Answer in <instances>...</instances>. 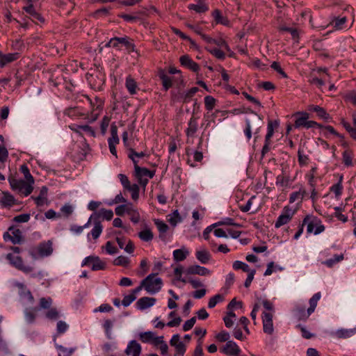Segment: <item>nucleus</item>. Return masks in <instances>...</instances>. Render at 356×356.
<instances>
[{
  "label": "nucleus",
  "instance_id": "1",
  "mask_svg": "<svg viewBox=\"0 0 356 356\" xmlns=\"http://www.w3.org/2000/svg\"><path fill=\"white\" fill-rule=\"evenodd\" d=\"M305 225H307V234L313 233L315 235L322 233L325 229L319 218L312 215H307L304 218L302 224L299 225L298 230L294 235V239L296 240L301 236Z\"/></svg>",
  "mask_w": 356,
  "mask_h": 356
},
{
  "label": "nucleus",
  "instance_id": "2",
  "mask_svg": "<svg viewBox=\"0 0 356 356\" xmlns=\"http://www.w3.org/2000/svg\"><path fill=\"white\" fill-rule=\"evenodd\" d=\"M6 258L13 267L24 274L30 275L33 277H35L38 275L35 272L34 266L26 264L22 257L19 255L8 253L6 254Z\"/></svg>",
  "mask_w": 356,
  "mask_h": 356
},
{
  "label": "nucleus",
  "instance_id": "3",
  "mask_svg": "<svg viewBox=\"0 0 356 356\" xmlns=\"http://www.w3.org/2000/svg\"><path fill=\"white\" fill-rule=\"evenodd\" d=\"M52 252V243L50 241L40 243L38 246L32 247L29 250V254L33 259L48 257Z\"/></svg>",
  "mask_w": 356,
  "mask_h": 356
},
{
  "label": "nucleus",
  "instance_id": "4",
  "mask_svg": "<svg viewBox=\"0 0 356 356\" xmlns=\"http://www.w3.org/2000/svg\"><path fill=\"white\" fill-rule=\"evenodd\" d=\"M158 273H151L142 280L145 290L150 293L154 294L159 292L163 286V281L161 278L156 277Z\"/></svg>",
  "mask_w": 356,
  "mask_h": 356
},
{
  "label": "nucleus",
  "instance_id": "5",
  "mask_svg": "<svg viewBox=\"0 0 356 356\" xmlns=\"http://www.w3.org/2000/svg\"><path fill=\"white\" fill-rule=\"evenodd\" d=\"M86 79L91 88L97 91L103 90L106 76L98 70H95L92 73H87Z\"/></svg>",
  "mask_w": 356,
  "mask_h": 356
},
{
  "label": "nucleus",
  "instance_id": "6",
  "mask_svg": "<svg viewBox=\"0 0 356 356\" xmlns=\"http://www.w3.org/2000/svg\"><path fill=\"white\" fill-rule=\"evenodd\" d=\"M134 177L138 184L145 190L149 183V179H152L155 175L154 170H149L146 168L138 167L133 172Z\"/></svg>",
  "mask_w": 356,
  "mask_h": 356
},
{
  "label": "nucleus",
  "instance_id": "7",
  "mask_svg": "<svg viewBox=\"0 0 356 356\" xmlns=\"http://www.w3.org/2000/svg\"><path fill=\"white\" fill-rule=\"evenodd\" d=\"M81 97L88 101L91 106L92 109L90 113L89 114L90 122L95 121L98 118L103 109L104 103V100L102 98L97 97H95V99L92 100L88 96L83 95H81Z\"/></svg>",
  "mask_w": 356,
  "mask_h": 356
},
{
  "label": "nucleus",
  "instance_id": "8",
  "mask_svg": "<svg viewBox=\"0 0 356 356\" xmlns=\"http://www.w3.org/2000/svg\"><path fill=\"white\" fill-rule=\"evenodd\" d=\"M10 184L13 191H16L24 196L29 195L33 190V184L28 182L26 180L13 179L10 180Z\"/></svg>",
  "mask_w": 356,
  "mask_h": 356
},
{
  "label": "nucleus",
  "instance_id": "9",
  "mask_svg": "<svg viewBox=\"0 0 356 356\" xmlns=\"http://www.w3.org/2000/svg\"><path fill=\"white\" fill-rule=\"evenodd\" d=\"M118 177L119 178L120 181L123 186V188L131 193V198L135 201L138 200L139 198L140 191L138 184H131V182L129 181L128 177L124 174H119L118 175Z\"/></svg>",
  "mask_w": 356,
  "mask_h": 356
},
{
  "label": "nucleus",
  "instance_id": "10",
  "mask_svg": "<svg viewBox=\"0 0 356 356\" xmlns=\"http://www.w3.org/2000/svg\"><path fill=\"white\" fill-rule=\"evenodd\" d=\"M296 212V211L289 206H285L283 208L281 214L278 216L275 222V227L280 228L282 226L288 224L291 220Z\"/></svg>",
  "mask_w": 356,
  "mask_h": 356
},
{
  "label": "nucleus",
  "instance_id": "11",
  "mask_svg": "<svg viewBox=\"0 0 356 356\" xmlns=\"http://www.w3.org/2000/svg\"><path fill=\"white\" fill-rule=\"evenodd\" d=\"M63 113L72 120L81 118L90 121L89 113H86L83 108L79 106L68 107L64 110Z\"/></svg>",
  "mask_w": 356,
  "mask_h": 356
},
{
  "label": "nucleus",
  "instance_id": "12",
  "mask_svg": "<svg viewBox=\"0 0 356 356\" xmlns=\"http://www.w3.org/2000/svg\"><path fill=\"white\" fill-rule=\"evenodd\" d=\"M3 237L4 241H10L13 244H19L23 241L22 231L14 227H10L8 232L3 234Z\"/></svg>",
  "mask_w": 356,
  "mask_h": 356
},
{
  "label": "nucleus",
  "instance_id": "13",
  "mask_svg": "<svg viewBox=\"0 0 356 356\" xmlns=\"http://www.w3.org/2000/svg\"><path fill=\"white\" fill-rule=\"evenodd\" d=\"M82 266H90L92 270H100L106 268V263L100 259L99 257L89 256L82 261Z\"/></svg>",
  "mask_w": 356,
  "mask_h": 356
},
{
  "label": "nucleus",
  "instance_id": "14",
  "mask_svg": "<svg viewBox=\"0 0 356 356\" xmlns=\"http://www.w3.org/2000/svg\"><path fill=\"white\" fill-rule=\"evenodd\" d=\"M273 314L272 312H264L262 313V323L264 332L271 335L273 334Z\"/></svg>",
  "mask_w": 356,
  "mask_h": 356
},
{
  "label": "nucleus",
  "instance_id": "15",
  "mask_svg": "<svg viewBox=\"0 0 356 356\" xmlns=\"http://www.w3.org/2000/svg\"><path fill=\"white\" fill-rule=\"evenodd\" d=\"M22 10L26 12V13L29 15V18L35 24H38V22L43 24L45 22L44 18L42 16L40 13L36 11L35 7L33 4H28L22 8Z\"/></svg>",
  "mask_w": 356,
  "mask_h": 356
},
{
  "label": "nucleus",
  "instance_id": "16",
  "mask_svg": "<svg viewBox=\"0 0 356 356\" xmlns=\"http://www.w3.org/2000/svg\"><path fill=\"white\" fill-rule=\"evenodd\" d=\"M220 350L227 356H238L241 353L238 346L233 341H228Z\"/></svg>",
  "mask_w": 356,
  "mask_h": 356
},
{
  "label": "nucleus",
  "instance_id": "17",
  "mask_svg": "<svg viewBox=\"0 0 356 356\" xmlns=\"http://www.w3.org/2000/svg\"><path fill=\"white\" fill-rule=\"evenodd\" d=\"M113 217V212L111 209H102L98 212H95L90 217V220L100 221V219L111 220Z\"/></svg>",
  "mask_w": 356,
  "mask_h": 356
},
{
  "label": "nucleus",
  "instance_id": "18",
  "mask_svg": "<svg viewBox=\"0 0 356 356\" xmlns=\"http://www.w3.org/2000/svg\"><path fill=\"white\" fill-rule=\"evenodd\" d=\"M198 117L192 115L188 122V127L186 128L185 133L188 138H193L198 129Z\"/></svg>",
  "mask_w": 356,
  "mask_h": 356
},
{
  "label": "nucleus",
  "instance_id": "19",
  "mask_svg": "<svg viewBox=\"0 0 356 356\" xmlns=\"http://www.w3.org/2000/svg\"><path fill=\"white\" fill-rule=\"evenodd\" d=\"M20 57L19 53L3 54L0 51V67H4L9 63L16 61Z\"/></svg>",
  "mask_w": 356,
  "mask_h": 356
},
{
  "label": "nucleus",
  "instance_id": "20",
  "mask_svg": "<svg viewBox=\"0 0 356 356\" xmlns=\"http://www.w3.org/2000/svg\"><path fill=\"white\" fill-rule=\"evenodd\" d=\"M179 62L181 65L194 72H197L200 69V65L193 60L188 55L181 56L179 58Z\"/></svg>",
  "mask_w": 356,
  "mask_h": 356
},
{
  "label": "nucleus",
  "instance_id": "21",
  "mask_svg": "<svg viewBox=\"0 0 356 356\" xmlns=\"http://www.w3.org/2000/svg\"><path fill=\"white\" fill-rule=\"evenodd\" d=\"M306 195V189L303 186L301 185L298 191L292 192L290 194L289 202L290 204L294 203L296 202H298V204H301Z\"/></svg>",
  "mask_w": 356,
  "mask_h": 356
},
{
  "label": "nucleus",
  "instance_id": "22",
  "mask_svg": "<svg viewBox=\"0 0 356 356\" xmlns=\"http://www.w3.org/2000/svg\"><path fill=\"white\" fill-rule=\"evenodd\" d=\"M186 273L188 275H199L201 276H207L210 275L211 273L208 268L204 266L193 265L187 268Z\"/></svg>",
  "mask_w": 356,
  "mask_h": 356
},
{
  "label": "nucleus",
  "instance_id": "23",
  "mask_svg": "<svg viewBox=\"0 0 356 356\" xmlns=\"http://www.w3.org/2000/svg\"><path fill=\"white\" fill-rule=\"evenodd\" d=\"M15 286L19 289V294L21 298L27 299L30 302H33L34 298L26 285L21 282H15Z\"/></svg>",
  "mask_w": 356,
  "mask_h": 356
},
{
  "label": "nucleus",
  "instance_id": "24",
  "mask_svg": "<svg viewBox=\"0 0 356 356\" xmlns=\"http://www.w3.org/2000/svg\"><path fill=\"white\" fill-rule=\"evenodd\" d=\"M158 76L161 81L163 89L165 91H168L172 86V77L168 76L164 70H159Z\"/></svg>",
  "mask_w": 356,
  "mask_h": 356
},
{
  "label": "nucleus",
  "instance_id": "25",
  "mask_svg": "<svg viewBox=\"0 0 356 356\" xmlns=\"http://www.w3.org/2000/svg\"><path fill=\"white\" fill-rule=\"evenodd\" d=\"M47 193L48 188L44 186L41 188L40 194L38 197H35L31 196V198L34 200L35 203L38 207H42L44 204H47Z\"/></svg>",
  "mask_w": 356,
  "mask_h": 356
},
{
  "label": "nucleus",
  "instance_id": "26",
  "mask_svg": "<svg viewBox=\"0 0 356 356\" xmlns=\"http://www.w3.org/2000/svg\"><path fill=\"white\" fill-rule=\"evenodd\" d=\"M125 353L128 355L139 356L141 353V346L136 341L132 340L129 343Z\"/></svg>",
  "mask_w": 356,
  "mask_h": 356
},
{
  "label": "nucleus",
  "instance_id": "27",
  "mask_svg": "<svg viewBox=\"0 0 356 356\" xmlns=\"http://www.w3.org/2000/svg\"><path fill=\"white\" fill-rule=\"evenodd\" d=\"M308 110L311 112H315L316 115L325 121L331 120L330 114L327 113L325 108L318 105H310L308 107Z\"/></svg>",
  "mask_w": 356,
  "mask_h": 356
},
{
  "label": "nucleus",
  "instance_id": "28",
  "mask_svg": "<svg viewBox=\"0 0 356 356\" xmlns=\"http://www.w3.org/2000/svg\"><path fill=\"white\" fill-rule=\"evenodd\" d=\"M156 302L154 298L143 297L136 302V307L138 309L143 310L153 306Z\"/></svg>",
  "mask_w": 356,
  "mask_h": 356
},
{
  "label": "nucleus",
  "instance_id": "29",
  "mask_svg": "<svg viewBox=\"0 0 356 356\" xmlns=\"http://www.w3.org/2000/svg\"><path fill=\"white\" fill-rule=\"evenodd\" d=\"M125 86L131 95H136L139 90L137 82L130 75L126 78Z\"/></svg>",
  "mask_w": 356,
  "mask_h": 356
},
{
  "label": "nucleus",
  "instance_id": "30",
  "mask_svg": "<svg viewBox=\"0 0 356 356\" xmlns=\"http://www.w3.org/2000/svg\"><path fill=\"white\" fill-rule=\"evenodd\" d=\"M342 181H343V175H341L339 177V181H337V183L333 184L330 188V192H332L334 194L335 198L337 200H339L340 198V197L343 193V187L342 185Z\"/></svg>",
  "mask_w": 356,
  "mask_h": 356
},
{
  "label": "nucleus",
  "instance_id": "31",
  "mask_svg": "<svg viewBox=\"0 0 356 356\" xmlns=\"http://www.w3.org/2000/svg\"><path fill=\"white\" fill-rule=\"evenodd\" d=\"M196 259L202 264H205L211 260V255L208 250L202 249L195 252Z\"/></svg>",
  "mask_w": 356,
  "mask_h": 356
},
{
  "label": "nucleus",
  "instance_id": "32",
  "mask_svg": "<svg viewBox=\"0 0 356 356\" xmlns=\"http://www.w3.org/2000/svg\"><path fill=\"white\" fill-rule=\"evenodd\" d=\"M120 138L118 135V127L115 122H113L111 125V137L108 139V145L113 144V145H116L119 144Z\"/></svg>",
  "mask_w": 356,
  "mask_h": 356
},
{
  "label": "nucleus",
  "instance_id": "33",
  "mask_svg": "<svg viewBox=\"0 0 356 356\" xmlns=\"http://www.w3.org/2000/svg\"><path fill=\"white\" fill-rule=\"evenodd\" d=\"M356 333V328L340 329L334 332V336L338 339H347L351 337Z\"/></svg>",
  "mask_w": 356,
  "mask_h": 356
},
{
  "label": "nucleus",
  "instance_id": "34",
  "mask_svg": "<svg viewBox=\"0 0 356 356\" xmlns=\"http://www.w3.org/2000/svg\"><path fill=\"white\" fill-rule=\"evenodd\" d=\"M127 213L130 216V220L134 223H138L140 221V214L132 203H128Z\"/></svg>",
  "mask_w": 356,
  "mask_h": 356
},
{
  "label": "nucleus",
  "instance_id": "35",
  "mask_svg": "<svg viewBox=\"0 0 356 356\" xmlns=\"http://www.w3.org/2000/svg\"><path fill=\"white\" fill-rule=\"evenodd\" d=\"M321 297V293L318 292L315 293L310 299H309V307L307 309V314L305 316H309L315 310L317 302L320 300Z\"/></svg>",
  "mask_w": 356,
  "mask_h": 356
},
{
  "label": "nucleus",
  "instance_id": "36",
  "mask_svg": "<svg viewBox=\"0 0 356 356\" xmlns=\"http://www.w3.org/2000/svg\"><path fill=\"white\" fill-rule=\"evenodd\" d=\"M189 252L185 248L175 250L172 253L173 259L176 261H182L185 260Z\"/></svg>",
  "mask_w": 356,
  "mask_h": 356
},
{
  "label": "nucleus",
  "instance_id": "37",
  "mask_svg": "<svg viewBox=\"0 0 356 356\" xmlns=\"http://www.w3.org/2000/svg\"><path fill=\"white\" fill-rule=\"evenodd\" d=\"M55 347L58 352V356H72L76 350V347L66 348L56 343L55 344Z\"/></svg>",
  "mask_w": 356,
  "mask_h": 356
},
{
  "label": "nucleus",
  "instance_id": "38",
  "mask_svg": "<svg viewBox=\"0 0 356 356\" xmlns=\"http://www.w3.org/2000/svg\"><path fill=\"white\" fill-rule=\"evenodd\" d=\"M280 31L288 32L291 34L292 39L296 42H299V31L296 27H289L286 26H282L279 28Z\"/></svg>",
  "mask_w": 356,
  "mask_h": 356
},
{
  "label": "nucleus",
  "instance_id": "39",
  "mask_svg": "<svg viewBox=\"0 0 356 356\" xmlns=\"http://www.w3.org/2000/svg\"><path fill=\"white\" fill-rule=\"evenodd\" d=\"M347 21L346 16H339V17H334L332 21L331 24L333 26L334 28H335L337 30H341L345 28V24Z\"/></svg>",
  "mask_w": 356,
  "mask_h": 356
},
{
  "label": "nucleus",
  "instance_id": "40",
  "mask_svg": "<svg viewBox=\"0 0 356 356\" xmlns=\"http://www.w3.org/2000/svg\"><path fill=\"white\" fill-rule=\"evenodd\" d=\"M278 126L279 122L277 120L268 121L267 125V134L265 137V141L270 142V138L273 137L274 134V129L277 128Z\"/></svg>",
  "mask_w": 356,
  "mask_h": 356
},
{
  "label": "nucleus",
  "instance_id": "41",
  "mask_svg": "<svg viewBox=\"0 0 356 356\" xmlns=\"http://www.w3.org/2000/svg\"><path fill=\"white\" fill-rule=\"evenodd\" d=\"M122 46L125 47V49L129 54L136 51V46L133 42V40L128 36L121 38Z\"/></svg>",
  "mask_w": 356,
  "mask_h": 356
},
{
  "label": "nucleus",
  "instance_id": "42",
  "mask_svg": "<svg viewBox=\"0 0 356 356\" xmlns=\"http://www.w3.org/2000/svg\"><path fill=\"white\" fill-rule=\"evenodd\" d=\"M93 221H94V227L90 231V232L88 234V236H92L93 239L95 240V239L98 238L99 236H100V234H102L103 227L101 224V221H97V220H93Z\"/></svg>",
  "mask_w": 356,
  "mask_h": 356
},
{
  "label": "nucleus",
  "instance_id": "43",
  "mask_svg": "<svg viewBox=\"0 0 356 356\" xmlns=\"http://www.w3.org/2000/svg\"><path fill=\"white\" fill-rule=\"evenodd\" d=\"M212 15L216 24H220L225 26L229 25V19L226 17L222 16L221 12L219 10H215L213 12Z\"/></svg>",
  "mask_w": 356,
  "mask_h": 356
},
{
  "label": "nucleus",
  "instance_id": "44",
  "mask_svg": "<svg viewBox=\"0 0 356 356\" xmlns=\"http://www.w3.org/2000/svg\"><path fill=\"white\" fill-rule=\"evenodd\" d=\"M167 217L168 221L173 227H175L179 222L182 221V218L181 217L178 210L173 211L171 213L168 214Z\"/></svg>",
  "mask_w": 356,
  "mask_h": 356
},
{
  "label": "nucleus",
  "instance_id": "45",
  "mask_svg": "<svg viewBox=\"0 0 356 356\" xmlns=\"http://www.w3.org/2000/svg\"><path fill=\"white\" fill-rule=\"evenodd\" d=\"M138 235L140 240L145 242L151 241L154 238L153 232L148 227H146L145 229L138 232Z\"/></svg>",
  "mask_w": 356,
  "mask_h": 356
},
{
  "label": "nucleus",
  "instance_id": "46",
  "mask_svg": "<svg viewBox=\"0 0 356 356\" xmlns=\"http://www.w3.org/2000/svg\"><path fill=\"white\" fill-rule=\"evenodd\" d=\"M188 8L197 13H204L209 10V6L202 1H200L198 4H189Z\"/></svg>",
  "mask_w": 356,
  "mask_h": 356
},
{
  "label": "nucleus",
  "instance_id": "47",
  "mask_svg": "<svg viewBox=\"0 0 356 356\" xmlns=\"http://www.w3.org/2000/svg\"><path fill=\"white\" fill-rule=\"evenodd\" d=\"M353 152L350 149H346L342 153V162L344 165L349 167L353 165Z\"/></svg>",
  "mask_w": 356,
  "mask_h": 356
},
{
  "label": "nucleus",
  "instance_id": "48",
  "mask_svg": "<svg viewBox=\"0 0 356 356\" xmlns=\"http://www.w3.org/2000/svg\"><path fill=\"white\" fill-rule=\"evenodd\" d=\"M291 181L289 176L282 173L277 176L275 184L277 186L287 187Z\"/></svg>",
  "mask_w": 356,
  "mask_h": 356
},
{
  "label": "nucleus",
  "instance_id": "49",
  "mask_svg": "<svg viewBox=\"0 0 356 356\" xmlns=\"http://www.w3.org/2000/svg\"><path fill=\"white\" fill-rule=\"evenodd\" d=\"M343 254H335L333 258H330L322 262V264L329 268H332L337 263L343 259Z\"/></svg>",
  "mask_w": 356,
  "mask_h": 356
},
{
  "label": "nucleus",
  "instance_id": "50",
  "mask_svg": "<svg viewBox=\"0 0 356 356\" xmlns=\"http://www.w3.org/2000/svg\"><path fill=\"white\" fill-rule=\"evenodd\" d=\"M15 200L14 197L8 193H3L1 199V204L3 207H12L15 204Z\"/></svg>",
  "mask_w": 356,
  "mask_h": 356
},
{
  "label": "nucleus",
  "instance_id": "51",
  "mask_svg": "<svg viewBox=\"0 0 356 356\" xmlns=\"http://www.w3.org/2000/svg\"><path fill=\"white\" fill-rule=\"evenodd\" d=\"M113 324L114 320L111 319H106L102 324L105 334L108 339L112 338L111 330L113 327Z\"/></svg>",
  "mask_w": 356,
  "mask_h": 356
},
{
  "label": "nucleus",
  "instance_id": "52",
  "mask_svg": "<svg viewBox=\"0 0 356 356\" xmlns=\"http://www.w3.org/2000/svg\"><path fill=\"white\" fill-rule=\"evenodd\" d=\"M155 334L153 332L148 331L140 332L139 334V339L145 343H151L155 337Z\"/></svg>",
  "mask_w": 356,
  "mask_h": 356
},
{
  "label": "nucleus",
  "instance_id": "53",
  "mask_svg": "<svg viewBox=\"0 0 356 356\" xmlns=\"http://www.w3.org/2000/svg\"><path fill=\"white\" fill-rule=\"evenodd\" d=\"M154 224L156 225L159 232V236L160 238H162L163 234H165L168 229L169 227L168 225L165 223L163 221L156 219L154 220Z\"/></svg>",
  "mask_w": 356,
  "mask_h": 356
},
{
  "label": "nucleus",
  "instance_id": "54",
  "mask_svg": "<svg viewBox=\"0 0 356 356\" xmlns=\"http://www.w3.org/2000/svg\"><path fill=\"white\" fill-rule=\"evenodd\" d=\"M308 185L310 188L311 195L310 199L313 204L316 203L319 198V194L316 189V181L308 182Z\"/></svg>",
  "mask_w": 356,
  "mask_h": 356
},
{
  "label": "nucleus",
  "instance_id": "55",
  "mask_svg": "<svg viewBox=\"0 0 356 356\" xmlns=\"http://www.w3.org/2000/svg\"><path fill=\"white\" fill-rule=\"evenodd\" d=\"M106 47H113L115 48L118 50L121 49L122 47V42H121V38L119 37H114L109 40V41L106 43L105 44Z\"/></svg>",
  "mask_w": 356,
  "mask_h": 356
},
{
  "label": "nucleus",
  "instance_id": "56",
  "mask_svg": "<svg viewBox=\"0 0 356 356\" xmlns=\"http://www.w3.org/2000/svg\"><path fill=\"white\" fill-rule=\"evenodd\" d=\"M130 264V260L127 257L120 255L116 257L113 261L115 266L127 267Z\"/></svg>",
  "mask_w": 356,
  "mask_h": 356
},
{
  "label": "nucleus",
  "instance_id": "57",
  "mask_svg": "<svg viewBox=\"0 0 356 356\" xmlns=\"http://www.w3.org/2000/svg\"><path fill=\"white\" fill-rule=\"evenodd\" d=\"M20 172L24 175V179L30 183L34 184L33 177L30 173V170L26 164L22 165L19 168Z\"/></svg>",
  "mask_w": 356,
  "mask_h": 356
},
{
  "label": "nucleus",
  "instance_id": "58",
  "mask_svg": "<svg viewBox=\"0 0 356 356\" xmlns=\"http://www.w3.org/2000/svg\"><path fill=\"white\" fill-rule=\"evenodd\" d=\"M302 116L296 118L294 127L298 129L300 127H305L307 120L309 118V114L306 112L301 113Z\"/></svg>",
  "mask_w": 356,
  "mask_h": 356
},
{
  "label": "nucleus",
  "instance_id": "59",
  "mask_svg": "<svg viewBox=\"0 0 356 356\" xmlns=\"http://www.w3.org/2000/svg\"><path fill=\"white\" fill-rule=\"evenodd\" d=\"M204 106L207 111H211L214 108L216 103V99L211 96L207 95L204 97Z\"/></svg>",
  "mask_w": 356,
  "mask_h": 356
},
{
  "label": "nucleus",
  "instance_id": "60",
  "mask_svg": "<svg viewBox=\"0 0 356 356\" xmlns=\"http://www.w3.org/2000/svg\"><path fill=\"white\" fill-rule=\"evenodd\" d=\"M223 300H224L223 296H222L220 294H216L209 299V302H208V307L213 308L214 307H216V305L218 303L221 302Z\"/></svg>",
  "mask_w": 356,
  "mask_h": 356
},
{
  "label": "nucleus",
  "instance_id": "61",
  "mask_svg": "<svg viewBox=\"0 0 356 356\" xmlns=\"http://www.w3.org/2000/svg\"><path fill=\"white\" fill-rule=\"evenodd\" d=\"M248 65L251 67L260 70H265L266 68V65L264 64L261 60L257 58H252Z\"/></svg>",
  "mask_w": 356,
  "mask_h": 356
},
{
  "label": "nucleus",
  "instance_id": "62",
  "mask_svg": "<svg viewBox=\"0 0 356 356\" xmlns=\"http://www.w3.org/2000/svg\"><path fill=\"white\" fill-rule=\"evenodd\" d=\"M233 268L236 270H242L244 272H250L251 270H250L249 266L241 261H235L233 263Z\"/></svg>",
  "mask_w": 356,
  "mask_h": 356
},
{
  "label": "nucleus",
  "instance_id": "63",
  "mask_svg": "<svg viewBox=\"0 0 356 356\" xmlns=\"http://www.w3.org/2000/svg\"><path fill=\"white\" fill-rule=\"evenodd\" d=\"M298 160L300 166H304L308 164L309 156L303 153V150L299 149L298 151Z\"/></svg>",
  "mask_w": 356,
  "mask_h": 356
},
{
  "label": "nucleus",
  "instance_id": "64",
  "mask_svg": "<svg viewBox=\"0 0 356 356\" xmlns=\"http://www.w3.org/2000/svg\"><path fill=\"white\" fill-rule=\"evenodd\" d=\"M334 209V217H336L339 220L346 222L348 221V217L343 214L341 212L343 209L340 207H335Z\"/></svg>",
  "mask_w": 356,
  "mask_h": 356
}]
</instances>
